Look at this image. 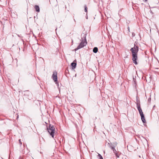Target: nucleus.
Listing matches in <instances>:
<instances>
[{
  "label": "nucleus",
  "mask_w": 159,
  "mask_h": 159,
  "mask_svg": "<svg viewBox=\"0 0 159 159\" xmlns=\"http://www.w3.org/2000/svg\"><path fill=\"white\" fill-rule=\"evenodd\" d=\"M130 51L131 52L132 56V60L133 63L135 64H137V53L139 51V48L138 46L134 45V47L131 48Z\"/></svg>",
  "instance_id": "f257e3e1"
},
{
  "label": "nucleus",
  "mask_w": 159,
  "mask_h": 159,
  "mask_svg": "<svg viewBox=\"0 0 159 159\" xmlns=\"http://www.w3.org/2000/svg\"><path fill=\"white\" fill-rule=\"evenodd\" d=\"M137 106L140 115H141L143 114L142 110L140 107V104H139L138 103H137Z\"/></svg>",
  "instance_id": "39448f33"
},
{
  "label": "nucleus",
  "mask_w": 159,
  "mask_h": 159,
  "mask_svg": "<svg viewBox=\"0 0 159 159\" xmlns=\"http://www.w3.org/2000/svg\"><path fill=\"white\" fill-rule=\"evenodd\" d=\"M141 117V120L143 123L146 122V120L145 119L144 116L143 114L140 115Z\"/></svg>",
  "instance_id": "0eeeda50"
},
{
  "label": "nucleus",
  "mask_w": 159,
  "mask_h": 159,
  "mask_svg": "<svg viewBox=\"0 0 159 159\" xmlns=\"http://www.w3.org/2000/svg\"><path fill=\"white\" fill-rule=\"evenodd\" d=\"M98 51V48L97 47H94L93 50V52L95 53H96Z\"/></svg>",
  "instance_id": "9d476101"
},
{
  "label": "nucleus",
  "mask_w": 159,
  "mask_h": 159,
  "mask_svg": "<svg viewBox=\"0 0 159 159\" xmlns=\"http://www.w3.org/2000/svg\"><path fill=\"white\" fill-rule=\"evenodd\" d=\"M84 11L85 12H87V6H86V5H85V6H84Z\"/></svg>",
  "instance_id": "f8f14e48"
},
{
  "label": "nucleus",
  "mask_w": 159,
  "mask_h": 159,
  "mask_svg": "<svg viewBox=\"0 0 159 159\" xmlns=\"http://www.w3.org/2000/svg\"><path fill=\"white\" fill-rule=\"evenodd\" d=\"M98 156L99 157V159H103L102 157L100 154H98Z\"/></svg>",
  "instance_id": "9b49d317"
},
{
  "label": "nucleus",
  "mask_w": 159,
  "mask_h": 159,
  "mask_svg": "<svg viewBox=\"0 0 159 159\" xmlns=\"http://www.w3.org/2000/svg\"><path fill=\"white\" fill-rule=\"evenodd\" d=\"M71 65L72 67V69H75L76 66V63L75 62H73L71 63Z\"/></svg>",
  "instance_id": "6e6552de"
},
{
  "label": "nucleus",
  "mask_w": 159,
  "mask_h": 159,
  "mask_svg": "<svg viewBox=\"0 0 159 159\" xmlns=\"http://www.w3.org/2000/svg\"><path fill=\"white\" fill-rule=\"evenodd\" d=\"M147 0H145L146 1H147Z\"/></svg>",
  "instance_id": "f3484780"
},
{
  "label": "nucleus",
  "mask_w": 159,
  "mask_h": 159,
  "mask_svg": "<svg viewBox=\"0 0 159 159\" xmlns=\"http://www.w3.org/2000/svg\"><path fill=\"white\" fill-rule=\"evenodd\" d=\"M87 44V42L85 38L84 40H82L81 42L80 43V45L78 46V47L75 49V50H77L79 49H80L84 47V46H86Z\"/></svg>",
  "instance_id": "7ed1b4c3"
},
{
  "label": "nucleus",
  "mask_w": 159,
  "mask_h": 159,
  "mask_svg": "<svg viewBox=\"0 0 159 159\" xmlns=\"http://www.w3.org/2000/svg\"><path fill=\"white\" fill-rule=\"evenodd\" d=\"M116 157H119V156H118V154H117V156H116Z\"/></svg>",
  "instance_id": "4468645a"
},
{
  "label": "nucleus",
  "mask_w": 159,
  "mask_h": 159,
  "mask_svg": "<svg viewBox=\"0 0 159 159\" xmlns=\"http://www.w3.org/2000/svg\"><path fill=\"white\" fill-rule=\"evenodd\" d=\"M35 8L36 11L37 12H39V8L38 6L35 5Z\"/></svg>",
  "instance_id": "1a4fd4ad"
},
{
  "label": "nucleus",
  "mask_w": 159,
  "mask_h": 159,
  "mask_svg": "<svg viewBox=\"0 0 159 159\" xmlns=\"http://www.w3.org/2000/svg\"><path fill=\"white\" fill-rule=\"evenodd\" d=\"M134 35H134V33H132V36H134Z\"/></svg>",
  "instance_id": "2eb2a0df"
},
{
  "label": "nucleus",
  "mask_w": 159,
  "mask_h": 159,
  "mask_svg": "<svg viewBox=\"0 0 159 159\" xmlns=\"http://www.w3.org/2000/svg\"><path fill=\"white\" fill-rule=\"evenodd\" d=\"M47 130L48 132L53 138H54V133L55 131V127L51 125H49V127L47 128Z\"/></svg>",
  "instance_id": "f03ea898"
},
{
  "label": "nucleus",
  "mask_w": 159,
  "mask_h": 159,
  "mask_svg": "<svg viewBox=\"0 0 159 159\" xmlns=\"http://www.w3.org/2000/svg\"><path fill=\"white\" fill-rule=\"evenodd\" d=\"M128 30H129V27L128 28Z\"/></svg>",
  "instance_id": "dca6fc26"
},
{
  "label": "nucleus",
  "mask_w": 159,
  "mask_h": 159,
  "mask_svg": "<svg viewBox=\"0 0 159 159\" xmlns=\"http://www.w3.org/2000/svg\"><path fill=\"white\" fill-rule=\"evenodd\" d=\"M19 142H20V144H21H21H22V143H21V140H20V139H19Z\"/></svg>",
  "instance_id": "ddd939ff"
},
{
  "label": "nucleus",
  "mask_w": 159,
  "mask_h": 159,
  "mask_svg": "<svg viewBox=\"0 0 159 159\" xmlns=\"http://www.w3.org/2000/svg\"><path fill=\"white\" fill-rule=\"evenodd\" d=\"M110 148H111V149L113 151L114 153L117 156V151L115 149V147L114 146H110Z\"/></svg>",
  "instance_id": "423d86ee"
},
{
  "label": "nucleus",
  "mask_w": 159,
  "mask_h": 159,
  "mask_svg": "<svg viewBox=\"0 0 159 159\" xmlns=\"http://www.w3.org/2000/svg\"><path fill=\"white\" fill-rule=\"evenodd\" d=\"M52 78L54 81L57 84V72L56 71H54L52 75Z\"/></svg>",
  "instance_id": "20e7f679"
}]
</instances>
